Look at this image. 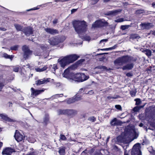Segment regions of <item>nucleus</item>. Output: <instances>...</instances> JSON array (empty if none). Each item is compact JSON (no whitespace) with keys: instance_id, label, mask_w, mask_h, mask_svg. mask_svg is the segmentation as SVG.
I'll use <instances>...</instances> for the list:
<instances>
[{"instance_id":"41","label":"nucleus","mask_w":155,"mask_h":155,"mask_svg":"<svg viewBox=\"0 0 155 155\" xmlns=\"http://www.w3.org/2000/svg\"><path fill=\"white\" fill-rule=\"evenodd\" d=\"M34 54L35 56H40L42 55V54L41 53L38 52V51H36L34 53Z\"/></svg>"},{"instance_id":"37","label":"nucleus","mask_w":155,"mask_h":155,"mask_svg":"<svg viewBox=\"0 0 155 155\" xmlns=\"http://www.w3.org/2000/svg\"><path fill=\"white\" fill-rule=\"evenodd\" d=\"M136 93V91H132L130 92V94L131 95L132 97H134Z\"/></svg>"},{"instance_id":"16","label":"nucleus","mask_w":155,"mask_h":155,"mask_svg":"<svg viewBox=\"0 0 155 155\" xmlns=\"http://www.w3.org/2000/svg\"><path fill=\"white\" fill-rule=\"evenodd\" d=\"M81 99V97L80 96L78 97V95L75 97H74L69 99L67 101V103L68 104H70L76 102V101L80 100Z\"/></svg>"},{"instance_id":"4","label":"nucleus","mask_w":155,"mask_h":155,"mask_svg":"<svg viewBox=\"0 0 155 155\" xmlns=\"http://www.w3.org/2000/svg\"><path fill=\"white\" fill-rule=\"evenodd\" d=\"M69 70L70 68H68L64 71L62 74L63 77L67 78L71 81H75L80 82V74H74L71 73Z\"/></svg>"},{"instance_id":"9","label":"nucleus","mask_w":155,"mask_h":155,"mask_svg":"<svg viewBox=\"0 0 155 155\" xmlns=\"http://www.w3.org/2000/svg\"><path fill=\"white\" fill-rule=\"evenodd\" d=\"M64 40H62L57 37H52L48 40V42L51 45H55L62 42Z\"/></svg>"},{"instance_id":"25","label":"nucleus","mask_w":155,"mask_h":155,"mask_svg":"<svg viewBox=\"0 0 155 155\" xmlns=\"http://www.w3.org/2000/svg\"><path fill=\"white\" fill-rule=\"evenodd\" d=\"M59 153L60 155H64L65 153V148L64 147H61L59 148Z\"/></svg>"},{"instance_id":"54","label":"nucleus","mask_w":155,"mask_h":155,"mask_svg":"<svg viewBox=\"0 0 155 155\" xmlns=\"http://www.w3.org/2000/svg\"><path fill=\"white\" fill-rule=\"evenodd\" d=\"M54 96L55 97H62V96H63V94H57L55 95Z\"/></svg>"},{"instance_id":"29","label":"nucleus","mask_w":155,"mask_h":155,"mask_svg":"<svg viewBox=\"0 0 155 155\" xmlns=\"http://www.w3.org/2000/svg\"><path fill=\"white\" fill-rule=\"evenodd\" d=\"M144 52L145 54L148 57L150 56L151 55V51L150 50L146 49L145 50Z\"/></svg>"},{"instance_id":"15","label":"nucleus","mask_w":155,"mask_h":155,"mask_svg":"<svg viewBox=\"0 0 155 155\" xmlns=\"http://www.w3.org/2000/svg\"><path fill=\"white\" fill-rule=\"evenodd\" d=\"M0 117H1V119L7 121L14 122L15 121V120L12 119L8 117L7 115L5 114H0Z\"/></svg>"},{"instance_id":"44","label":"nucleus","mask_w":155,"mask_h":155,"mask_svg":"<svg viewBox=\"0 0 155 155\" xmlns=\"http://www.w3.org/2000/svg\"><path fill=\"white\" fill-rule=\"evenodd\" d=\"M144 12V10L142 9H139L137 11V14H141L143 13Z\"/></svg>"},{"instance_id":"64","label":"nucleus","mask_w":155,"mask_h":155,"mask_svg":"<svg viewBox=\"0 0 155 155\" xmlns=\"http://www.w3.org/2000/svg\"><path fill=\"white\" fill-rule=\"evenodd\" d=\"M3 145V143L2 142H0V149L2 147Z\"/></svg>"},{"instance_id":"34","label":"nucleus","mask_w":155,"mask_h":155,"mask_svg":"<svg viewBox=\"0 0 155 155\" xmlns=\"http://www.w3.org/2000/svg\"><path fill=\"white\" fill-rule=\"evenodd\" d=\"M19 66H14L13 67V71L15 72H18V71Z\"/></svg>"},{"instance_id":"5","label":"nucleus","mask_w":155,"mask_h":155,"mask_svg":"<svg viewBox=\"0 0 155 155\" xmlns=\"http://www.w3.org/2000/svg\"><path fill=\"white\" fill-rule=\"evenodd\" d=\"M130 131V132L126 131L124 134H122L118 136L117 138V141L120 142H125L128 140L130 136L133 134L132 132H134V130H131Z\"/></svg>"},{"instance_id":"6","label":"nucleus","mask_w":155,"mask_h":155,"mask_svg":"<svg viewBox=\"0 0 155 155\" xmlns=\"http://www.w3.org/2000/svg\"><path fill=\"white\" fill-rule=\"evenodd\" d=\"M58 114H65L70 117H72L77 114V111L74 110H58Z\"/></svg>"},{"instance_id":"22","label":"nucleus","mask_w":155,"mask_h":155,"mask_svg":"<svg viewBox=\"0 0 155 155\" xmlns=\"http://www.w3.org/2000/svg\"><path fill=\"white\" fill-rule=\"evenodd\" d=\"M80 82H83L87 79L89 77L88 76H86L84 73H80Z\"/></svg>"},{"instance_id":"42","label":"nucleus","mask_w":155,"mask_h":155,"mask_svg":"<svg viewBox=\"0 0 155 155\" xmlns=\"http://www.w3.org/2000/svg\"><path fill=\"white\" fill-rule=\"evenodd\" d=\"M117 47V45H115L113 47L109 48H108V51L109 50H112L116 48Z\"/></svg>"},{"instance_id":"1","label":"nucleus","mask_w":155,"mask_h":155,"mask_svg":"<svg viewBox=\"0 0 155 155\" xmlns=\"http://www.w3.org/2000/svg\"><path fill=\"white\" fill-rule=\"evenodd\" d=\"M136 59L133 60V58L128 56H124L116 59L114 61L115 64L116 66H122L123 64L128 62H130L124 66L122 69L123 70H131L134 67V64L132 62L135 61Z\"/></svg>"},{"instance_id":"40","label":"nucleus","mask_w":155,"mask_h":155,"mask_svg":"<svg viewBox=\"0 0 155 155\" xmlns=\"http://www.w3.org/2000/svg\"><path fill=\"white\" fill-rule=\"evenodd\" d=\"M97 68L98 69H102L103 70H107V68L104 66H100L97 67Z\"/></svg>"},{"instance_id":"60","label":"nucleus","mask_w":155,"mask_h":155,"mask_svg":"<svg viewBox=\"0 0 155 155\" xmlns=\"http://www.w3.org/2000/svg\"><path fill=\"white\" fill-rule=\"evenodd\" d=\"M126 75L128 77H130L132 76V74L130 73H128L126 74Z\"/></svg>"},{"instance_id":"43","label":"nucleus","mask_w":155,"mask_h":155,"mask_svg":"<svg viewBox=\"0 0 155 155\" xmlns=\"http://www.w3.org/2000/svg\"><path fill=\"white\" fill-rule=\"evenodd\" d=\"M115 107L117 109L120 110H121L122 109V107L121 106L119 105H116L115 106Z\"/></svg>"},{"instance_id":"53","label":"nucleus","mask_w":155,"mask_h":155,"mask_svg":"<svg viewBox=\"0 0 155 155\" xmlns=\"http://www.w3.org/2000/svg\"><path fill=\"white\" fill-rule=\"evenodd\" d=\"M149 34L155 36V31H150V32Z\"/></svg>"},{"instance_id":"11","label":"nucleus","mask_w":155,"mask_h":155,"mask_svg":"<svg viewBox=\"0 0 155 155\" xmlns=\"http://www.w3.org/2000/svg\"><path fill=\"white\" fill-rule=\"evenodd\" d=\"M107 22L102 20H98L96 21L92 25V28H97L105 25Z\"/></svg>"},{"instance_id":"12","label":"nucleus","mask_w":155,"mask_h":155,"mask_svg":"<svg viewBox=\"0 0 155 155\" xmlns=\"http://www.w3.org/2000/svg\"><path fill=\"white\" fill-rule=\"evenodd\" d=\"M14 137L15 140L18 142L22 141L25 138L24 135L20 133L17 130L15 131Z\"/></svg>"},{"instance_id":"17","label":"nucleus","mask_w":155,"mask_h":155,"mask_svg":"<svg viewBox=\"0 0 155 155\" xmlns=\"http://www.w3.org/2000/svg\"><path fill=\"white\" fill-rule=\"evenodd\" d=\"M44 30L47 33L51 35H55L58 33V31L57 30L53 28H45Z\"/></svg>"},{"instance_id":"7","label":"nucleus","mask_w":155,"mask_h":155,"mask_svg":"<svg viewBox=\"0 0 155 155\" xmlns=\"http://www.w3.org/2000/svg\"><path fill=\"white\" fill-rule=\"evenodd\" d=\"M22 50L24 53L23 57L25 60L28 58L32 54V51L29 50L28 47L26 45L23 46Z\"/></svg>"},{"instance_id":"28","label":"nucleus","mask_w":155,"mask_h":155,"mask_svg":"<svg viewBox=\"0 0 155 155\" xmlns=\"http://www.w3.org/2000/svg\"><path fill=\"white\" fill-rule=\"evenodd\" d=\"M28 140L29 142L31 143H34L36 141L35 139L32 137H29Z\"/></svg>"},{"instance_id":"10","label":"nucleus","mask_w":155,"mask_h":155,"mask_svg":"<svg viewBox=\"0 0 155 155\" xmlns=\"http://www.w3.org/2000/svg\"><path fill=\"white\" fill-rule=\"evenodd\" d=\"M45 89L44 88H42L41 89H37L31 87V96L33 97H36L44 92L45 91Z\"/></svg>"},{"instance_id":"24","label":"nucleus","mask_w":155,"mask_h":155,"mask_svg":"<svg viewBox=\"0 0 155 155\" xmlns=\"http://www.w3.org/2000/svg\"><path fill=\"white\" fill-rule=\"evenodd\" d=\"M48 68V67L47 66H44L42 68H35V70L37 72H42L46 70Z\"/></svg>"},{"instance_id":"61","label":"nucleus","mask_w":155,"mask_h":155,"mask_svg":"<svg viewBox=\"0 0 155 155\" xmlns=\"http://www.w3.org/2000/svg\"><path fill=\"white\" fill-rule=\"evenodd\" d=\"M84 59H81V60H80L79 61H78V64H80V63H82V62H83L84 61Z\"/></svg>"},{"instance_id":"47","label":"nucleus","mask_w":155,"mask_h":155,"mask_svg":"<svg viewBox=\"0 0 155 155\" xmlns=\"http://www.w3.org/2000/svg\"><path fill=\"white\" fill-rule=\"evenodd\" d=\"M4 86V85L3 83H0V91H1L2 89Z\"/></svg>"},{"instance_id":"32","label":"nucleus","mask_w":155,"mask_h":155,"mask_svg":"<svg viewBox=\"0 0 155 155\" xmlns=\"http://www.w3.org/2000/svg\"><path fill=\"white\" fill-rule=\"evenodd\" d=\"M3 56L5 58H9L11 59V60H12L13 58L12 55L10 56L6 53H5L3 54Z\"/></svg>"},{"instance_id":"21","label":"nucleus","mask_w":155,"mask_h":155,"mask_svg":"<svg viewBox=\"0 0 155 155\" xmlns=\"http://www.w3.org/2000/svg\"><path fill=\"white\" fill-rule=\"evenodd\" d=\"M49 70L54 74H55L56 70L58 69L56 64L50 65H49Z\"/></svg>"},{"instance_id":"36","label":"nucleus","mask_w":155,"mask_h":155,"mask_svg":"<svg viewBox=\"0 0 155 155\" xmlns=\"http://www.w3.org/2000/svg\"><path fill=\"white\" fill-rule=\"evenodd\" d=\"M18 45H15L12 47H11L10 48V49L11 50H16L18 49Z\"/></svg>"},{"instance_id":"56","label":"nucleus","mask_w":155,"mask_h":155,"mask_svg":"<svg viewBox=\"0 0 155 155\" xmlns=\"http://www.w3.org/2000/svg\"><path fill=\"white\" fill-rule=\"evenodd\" d=\"M48 120H49V118H48V117H47L44 119V121L45 123H47L48 121Z\"/></svg>"},{"instance_id":"45","label":"nucleus","mask_w":155,"mask_h":155,"mask_svg":"<svg viewBox=\"0 0 155 155\" xmlns=\"http://www.w3.org/2000/svg\"><path fill=\"white\" fill-rule=\"evenodd\" d=\"M84 39L86 41H89L90 40V38L89 36H85L84 37Z\"/></svg>"},{"instance_id":"30","label":"nucleus","mask_w":155,"mask_h":155,"mask_svg":"<svg viewBox=\"0 0 155 155\" xmlns=\"http://www.w3.org/2000/svg\"><path fill=\"white\" fill-rule=\"evenodd\" d=\"M144 106V105L142 106L136 107L133 108V110L135 112L137 111L141 108H143Z\"/></svg>"},{"instance_id":"39","label":"nucleus","mask_w":155,"mask_h":155,"mask_svg":"<svg viewBox=\"0 0 155 155\" xmlns=\"http://www.w3.org/2000/svg\"><path fill=\"white\" fill-rule=\"evenodd\" d=\"M60 139L61 140H64L66 139V137L64 135L61 134L60 135Z\"/></svg>"},{"instance_id":"27","label":"nucleus","mask_w":155,"mask_h":155,"mask_svg":"<svg viewBox=\"0 0 155 155\" xmlns=\"http://www.w3.org/2000/svg\"><path fill=\"white\" fill-rule=\"evenodd\" d=\"M130 38L133 39H138L140 38V37L137 34H132L130 36Z\"/></svg>"},{"instance_id":"62","label":"nucleus","mask_w":155,"mask_h":155,"mask_svg":"<svg viewBox=\"0 0 155 155\" xmlns=\"http://www.w3.org/2000/svg\"><path fill=\"white\" fill-rule=\"evenodd\" d=\"M0 29L3 31H5L6 30V29L4 28H0Z\"/></svg>"},{"instance_id":"46","label":"nucleus","mask_w":155,"mask_h":155,"mask_svg":"<svg viewBox=\"0 0 155 155\" xmlns=\"http://www.w3.org/2000/svg\"><path fill=\"white\" fill-rule=\"evenodd\" d=\"M26 155H37V154L35 152H33L27 154Z\"/></svg>"},{"instance_id":"19","label":"nucleus","mask_w":155,"mask_h":155,"mask_svg":"<svg viewBox=\"0 0 155 155\" xmlns=\"http://www.w3.org/2000/svg\"><path fill=\"white\" fill-rule=\"evenodd\" d=\"M49 81L48 79H41L36 81L35 84L37 85H39L42 84H46Z\"/></svg>"},{"instance_id":"33","label":"nucleus","mask_w":155,"mask_h":155,"mask_svg":"<svg viewBox=\"0 0 155 155\" xmlns=\"http://www.w3.org/2000/svg\"><path fill=\"white\" fill-rule=\"evenodd\" d=\"M88 120L91 122H94L96 120V118L94 117H91L88 118Z\"/></svg>"},{"instance_id":"18","label":"nucleus","mask_w":155,"mask_h":155,"mask_svg":"<svg viewBox=\"0 0 155 155\" xmlns=\"http://www.w3.org/2000/svg\"><path fill=\"white\" fill-rule=\"evenodd\" d=\"M23 32L25 35L27 36H28L32 33L33 32V29L31 27H27L24 29Z\"/></svg>"},{"instance_id":"31","label":"nucleus","mask_w":155,"mask_h":155,"mask_svg":"<svg viewBox=\"0 0 155 155\" xmlns=\"http://www.w3.org/2000/svg\"><path fill=\"white\" fill-rule=\"evenodd\" d=\"M130 26V25H122L120 26V28L122 30H125L128 29Z\"/></svg>"},{"instance_id":"38","label":"nucleus","mask_w":155,"mask_h":155,"mask_svg":"<svg viewBox=\"0 0 155 155\" xmlns=\"http://www.w3.org/2000/svg\"><path fill=\"white\" fill-rule=\"evenodd\" d=\"M124 21V20L123 18H119L115 20V21L117 22H122Z\"/></svg>"},{"instance_id":"2","label":"nucleus","mask_w":155,"mask_h":155,"mask_svg":"<svg viewBox=\"0 0 155 155\" xmlns=\"http://www.w3.org/2000/svg\"><path fill=\"white\" fill-rule=\"evenodd\" d=\"M79 57V56L75 54L65 56L61 59H58V62L61 67L64 68L67 65L73 63Z\"/></svg>"},{"instance_id":"48","label":"nucleus","mask_w":155,"mask_h":155,"mask_svg":"<svg viewBox=\"0 0 155 155\" xmlns=\"http://www.w3.org/2000/svg\"><path fill=\"white\" fill-rule=\"evenodd\" d=\"M39 8L37 7H35V8H32L31 9H28V10H27V11H31V10H37V9H38Z\"/></svg>"},{"instance_id":"14","label":"nucleus","mask_w":155,"mask_h":155,"mask_svg":"<svg viewBox=\"0 0 155 155\" xmlns=\"http://www.w3.org/2000/svg\"><path fill=\"white\" fill-rule=\"evenodd\" d=\"M140 26L141 27V28L143 29H148L153 26V25L152 24L147 23H141L140 24Z\"/></svg>"},{"instance_id":"55","label":"nucleus","mask_w":155,"mask_h":155,"mask_svg":"<svg viewBox=\"0 0 155 155\" xmlns=\"http://www.w3.org/2000/svg\"><path fill=\"white\" fill-rule=\"evenodd\" d=\"M41 48L42 50H45L46 48V47L44 45H42L41 46Z\"/></svg>"},{"instance_id":"35","label":"nucleus","mask_w":155,"mask_h":155,"mask_svg":"<svg viewBox=\"0 0 155 155\" xmlns=\"http://www.w3.org/2000/svg\"><path fill=\"white\" fill-rule=\"evenodd\" d=\"M135 101H136V104L137 105H139L140 104L141 102V101L140 99H135Z\"/></svg>"},{"instance_id":"57","label":"nucleus","mask_w":155,"mask_h":155,"mask_svg":"<svg viewBox=\"0 0 155 155\" xmlns=\"http://www.w3.org/2000/svg\"><path fill=\"white\" fill-rule=\"evenodd\" d=\"M77 9H73L71 10V13L72 14L77 11Z\"/></svg>"},{"instance_id":"63","label":"nucleus","mask_w":155,"mask_h":155,"mask_svg":"<svg viewBox=\"0 0 155 155\" xmlns=\"http://www.w3.org/2000/svg\"><path fill=\"white\" fill-rule=\"evenodd\" d=\"M152 6L153 8H155V2L152 3Z\"/></svg>"},{"instance_id":"59","label":"nucleus","mask_w":155,"mask_h":155,"mask_svg":"<svg viewBox=\"0 0 155 155\" xmlns=\"http://www.w3.org/2000/svg\"><path fill=\"white\" fill-rule=\"evenodd\" d=\"M107 98L109 100H110L111 99H113V96H109L107 97Z\"/></svg>"},{"instance_id":"20","label":"nucleus","mask_w":155,"mask_h":155,"mask_svg":"<svg viewBox=\"0 0 155 155\" xmlns=\"http://www.w3.org/2000/svg\"><path fill=\"white\" fill-rule=\"evenodd\" d=\"M121 10L119 9L109 12L108 13V15L111 16L115 15L119 13H120L121 11Z\"/></svg>"},{"instance_id":"23","label":"nucleus","mask_w":155,"mask_h":155,"mask_svg":"<svg viewBox=\"0 0 155 155\" xmlns=\"http://www.w3.org/2000/svg\"><path fill=\"white\" fill-rule=\"evenodd\" d=\"M119 124V121L116 118H114L110 122L111 125L115 126Z\"/></svg>"},{"instance_id":"49","label":"nucleus","mask_w":155,"mask_h":155,"mask_svg":"<svg viewBox=\"0 0 155 155\" xmlns=\"http://www.w3.org/2000/svg\"><path fill=\"white\" fill-rule=\"evenodd\" d=\"M58 22V19H55L53 21V23L54 24H56Z\"/></svg>"},{"instance_id":"50","label":"nucleus","mask_w":155,"mask_h":155,"mask_svg":"<svg viewBox=\"0 0 155 155\" xmlns=\"http://www.w3.org/2000/svg\"><path fill=\"white\" fill-rule=\"evenodd\" d=\"M108 41V40L107 39H103L101 40L100 41V43H102L103 42H107Z\"/></svg>"},{"instance_id":"52","label":"nucleus","mask_w":155,"mask_h":155,"mask_svg":"<svg viewBox=\"0 0 155 155\" xmlns=\"http://www.w3.org/2000/svg\"><path fill=\"white\" fill-rule=\"evenodd\" d=\"M120 97L118 95H114L113 96V99H117L119 98Z\"/></svg>"},{"instance_id":"58","label":"nucleus","mask_w":155,"mask_h":155,"mask_svg":"<svg viewBox=\"0 0 155 155\" xmlns=\"http://www.w3.org/2000/svg\"><path fill=\"white\" fill-rule=\"evenodd\" d=\"M94 93L93 91H89L87 93H86V94H89L90 95H91L92 94H93Z\"/></svg>"},{"instance_id":"51","label":"nucleus","mask_w":155,"mask_h":155,"mask_svg":"<svg viewBox=\"0 0 155 155\" xmlns=\"http://www.w3.org/2000/svg\"><path fill=\"white\" fill-rule=\"evenodd\" d=\"M85 89L84 88H82L80 89L79 90V93L80 94L81 93L83 92L84 91Z\"/></svg>"},{"instance_id":"26","label":"nucleus","mask_w":155,"mask_h":155,"mask_svg":"<svg viewBox=\"0 0 155 155\" xmlns=\"http://www.w3.org/2000/svg\"><path fill=\"white\" fill-rule=\"evenodd\" d=\"M14 26L18 31H21L22 29V26L18 24H14Z\"/></svg>"},{"instance_id":"3","label":"nucleus","mask_w":155,"mask_h":155,"mask_svg":"<svg viewBox=\"0 0 155 155\" xmlns=\"http://www.w3.org/2000/svg\"><path fill=\"white\" fill-rule=\"evenodd\" d=\"M73 25L75 31L79 35L87 31V25L84 21H74L73 22Z\"/></svg>"},{"instance_id":"8","label":"nucleus","mask_w":155,"mask_h":155,"mask_svg":"<svg viewBox=\"0 0 155 155\" xmlns=\"http://www.w3.org/2000/svg\"><path fill=\"white\" fill-rule=\"evenodd\" d=\"M140 148V144L139 143L135 144L132 149V155H141Z\"/></svg>"},{"instance_id":"13","label":"nucleus","mask_w":155,"mask_h":155,"mask_svg":"<svg viewBox=\"0 0 155 155\" xmlns=\"http://www.w3.org/2000/svg\"><path fill=\"white\" fill-rule=\"evenodd\" d=\"M15 152V150L10 147H7L4 149L2 153L3 155H11L13 152Z\"/></svg>"}]
</instances>
